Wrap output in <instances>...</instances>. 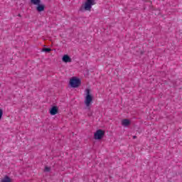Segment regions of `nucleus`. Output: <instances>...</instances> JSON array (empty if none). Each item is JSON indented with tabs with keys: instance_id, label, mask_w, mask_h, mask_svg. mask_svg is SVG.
I'll return each instance as SVG.
<instances>
[{
	"instance_id": "1",
	"label": "nucleus",
	"mask_w": 182,
	"mask_h": 182,
	"mask_svg": "<svg viewBox=\"0 0 182 182\" xmlns=\"http://www.w3.org/2000/svg\"><path fill=\"white\" fill-rule=\"evenodd\" d=\"M92 102H93V96L90 95V90L87 89L84 103L87 107H89V106H90V105L92 104Z\"/></svg>"
},
{
	"instance_id": "2",
	"label": "nucleus",
	"mask_w": 182,
	"mask_h": 182,
	"mask_svg": "<svg viewBox=\"0 0 182 182\" xmlns=\"http://www.w3.org/2000/svg\"><path fill=\"white\" fill-rule=\"evenodd\" d=\"M95 0H87L84 6H82V7L80 9V11L81 12H83V11H90L92 9V6L95 5Z\"/></svg>"
},
{
	"instance_id": "3",
	"label": "nucleus",
	"mask_w": 182,
	"mask_h": 182,
	"mask_svg": "<svg viewBox=\"0 0 182 182\" xmlns=\"http://www.w3.org/2000/svg\"><path fill=\"white\" fill-rule=\"evenodd\" d=\"M80 79L78 78H73L70 80L71 87H79V86H80Z\"/></svg>"
},
{
	"instance_id": "4",
	"label": "nucleus",
	"mask_w": 182,
	"mask_h": 182,
	"mask_svg": "<svg viewBox=\"0 0 182 182\" xmlns=\"http://www.w3.org/2000/svg\"><path fill=\"white\" fill-rule=\"evenodd\" d=\"M103 136H105V132L102 129H98L94 134V139L95 140H100V139L103 138Z\"/></svg>"
},
{
	"instance_id": "5",
	"label": "nucleus",
	"mask_w": 182,
	"mask_h": 182,
	"mask_svg": "<svg viewBox=\"0 0 182 182\" xmlns=\"http://www.w3.org/2000/svg\"><path fill=\"white\" fill-rule=\"evenodd\" d=\"M130 119H124L122 121V125L124 126V127H129L130 126Z\"/></svg>"
},
{
	"instance_id": "6",
	"label": "nucleus",
	"mask_w": 182,
	"mask_h": 182,
	"mask_svg": "<svg viewBox=\"0 0 182 182\" xmlns=\"http://www.w3.org/2000/svg\"><path fill=\"white\" fill-rule=\"evenodd\" d=\"M63 62H65V63H69L72 62V58L68 55H64L63 56Z\"/></svg>"
},
{
	"instance_id": "7",
	"label": "nucleus",
	"mask_w": 182,
	"mask_h": 182,
	"mask_svg": "<svg viewBox=\"0 0 182 182\" xmlns=\"http://www.w3.org/2000/svg\"><path fill=\"white\" fill-rule=\"evenodd\" d=\"M58 113V107H53L50 110V114L51 116H55Z\"/></svg>"
},
{
	"instance_id": "8",
	"label": "nucleus",
	"mask_w": 182,
	"mask_h": 182,
	"mask_svg": "<svg viewBox=\"0 0 182 182\" xmlns=\"http://www.w3.org/2000/svg\"><path fill=\"white\" fill-rule=\"evenodd\" d=\"M36 10L38 11V12H43V11H45V5L41 4H38Z\"/></svg>"
},
{
	"instance_id": "9",
	"label": "nucleus",
	"mask_w": 182,
	"mask_h": 182,
	"mask_svg": "<svg viewBox=\"0 0 182 182\" xmlns=\"http://www.w3.org/2000/svg\"><path fill=\"white\" fill-rule=\"evenodd\" d=\"M31 4H33V5H39L41 4V0H31Z\"/></svg>"
},
{
	"instance_id": "10",
	"label": "nucleus",
	"mask_w": 182,
	"mask_h": 182,
	"mask_svg": "<svg viewBox=\"0 0 182 182\" xmlns=\"http://www.w3.org/2000/svg\"><path fill=\"white\" fill-rule=\"evenodd\" d=\"M52 49L44 48L42 49V52H46V53H49V52H51Z\"/></svg>"
},
{
	"instance_id": "11",
	"label": "nucleus",
	"mask_w": 182,
	"mask_h": 182,
	"mask_svg": "<svg viewBox=\"0 0 182 182\" xmlns=\"http://www.w3.org/2000/svg\"><path fill=\"white\" fill-rule=\"evenodd\" d=\"M44 171H47V172L50 171V168H49V167H48V166H46V167H45V169H44Z\"/></svg>"
},
{
	"instance_id": "12",
	"label": "nucleus",
	"mask_w": 182,
	"mask_h": 182,
	"mask_svg": "<svg viewBox=\"0 0 182 182\" xmlns=\"http://www.w3.org/2000/svg\"><path fill=\"white\" fill-rule=\"evenodd\" d=\"M2 114H4V111L0 109V120L2 119Z\"/></svg>"
},
{
	"instance_id": "13",
	"label": "nucleus",
	"mask_w": 182,
	"mask_h": 182,
	"mask_svg": "<svg viewBox=\"0 0 182 182\" xmlns=\"http://www.w3.org/2000/svg\"><path fill=\"white\" fill-rule=\"evenodd\" d=\"M136 138H137V136H133V139H136Z\"/></svg>"
},
{
	"instance_id": "14",
	"label": "nucleus",
	"mask_w": 182,
	"mask_h": 182,
	"mask_svg": "<svg viewBox=\"0 0 182 182\" xmlns=\"http://www.w3.org/2000/svg\"><path fill=\"white\" fill-rule=\"evenodd\" d=\"M18 16H20V17H21V14H18Z\"/></svg>"
}]
</instances>
